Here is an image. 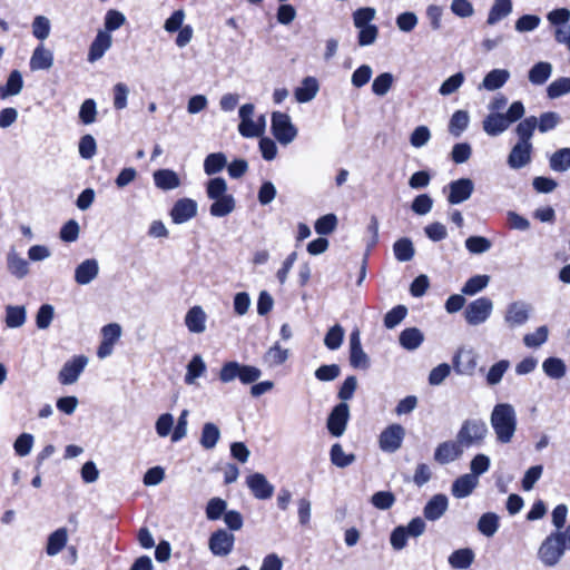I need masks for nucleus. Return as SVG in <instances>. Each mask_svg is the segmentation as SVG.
<instances>
[{
	"mask_svg": "<svg viewBox=\"0 0 570 570\" xmlns=\"http://www.w3.org/2000/svg\"><path fill=\"white\" fill-rule=\"evenodd\" d=\"M490 423L500 443H510L517 431V413L509 403L497 404L490 415Z\"/></svg>",
	"mask_w": 570,
	"mask_h": 570,
	"instance_id": "1",
	"label": "nucleus"
},
{
	"mask_svg": "<svg viewBox=\"0 0 570 570\" xmlns=\"http://www.w3.org/2000/svg\"><path fill=\"white\" fill-rule=\"evenodd\" d=\"M207 197L213 200L209 213L214 217H225L234 212L236 202L228 193L227 183L222 177L212 178L206 185Z\"/></svg>",
	"mask_w": 570,
	"mask_h": 570,
	"instance_id": "2",
	"label": "nucleus"
},
{
	"mask_svg": "<svg viewBox=\"0 0 570 570\" xmlns=\"http://www.w3.org/2000/svg\"><path fill=\"white\" fill-rule=\"evenodd\" d=\"M564 551L563 534L554 532L549 534L540 544L538 558L546 567H554L562 559Z\"/></svg>",
	"mask_w": 570,
	"mask_h": 570,
	"instance_id": "3",
	"label": "nucleus"
},
{
	"mask_svg": "<svg viewBox=\"0 0 570 570\" xmlns=\"http://www.w3.org/2000/svg\"><path fill=\"white\" fill-rule=\"evenodd\" d=\"M488 435V426L484 421L470 419L465 420L456 438L463 446H471L474 444H481Z\"/></svg>",
	"mask_w": 570,
	"mask_h": 570,
	"instance_id": "4",
	"label": "nucleus"
},
{
	"mask_svg": "<svg viewBox=\"0 0 570 570\" xmlns=\"http://www.w3.org/2000/svg\"><path fill=\"white\" fill-rule=\"evenodd\" d=\"M272 132L279 144L286 146L296 138L297 128L287 114L274 111L272 114Z\"/></svg>",
	"mask_w": 570,
	"mask_h": 570,
	"instance_id": "5",
	"label": "nucleus"
},
{
	"mask_svg": "<svg viewBox=\"0 0 570 570\" xmlns=\"http://www.w3.org/2000/svg\"><path fill=\"white\" fill-rule=\"evenodd\" d=\"M493 311V302L488 297H479L468 304L464 318L469 325L478 326L485 323Z\"/></svg>",
	"mask_w": 570,
	"mask_h": 570,
	"instance_id": "6",
	"label": "nucleus"
},
{
	"mask_svg": "<svg viewBox=\"0 0 570 570\" xmlns=\"http://www.w3.org/2000/svg\"><path fill=\"white\" fill-rule=\"evenodd\" d=\"M532 307L523 301H515L507 306L504 323L509 328H517L525 325L530 320Z\"/></svg>",
	"mask_w": 570,
	"mask_h": 570,
	"instance_id": "7",
	"label": "nucleus"
},
{
	"mask_svg": "<svg viewBox=\"0 0 570 570\" xmlns=\"http://www.w3.org/2000/svg\"><path fill=\"white\" fill-rule=\"evenodd\" d=\"M479 355L473 348L460 347L452 363L456 374L472 376L476 370Z\"/></svg>",
	"mask_w": 570,
	"mask_h": 570,
	"instance_id": "8",
	"label": "nucleus"
},
{
	"mask_svg": "<svg viewBox=\"0 0 570 570\" xmlns=\"http://www.w3.org/2000/svg\"><path fill=\"white\" fill-rule=\"evenodd\" d=\"M404 436L405 430L402 425L391 424L380 434V449L383 452L394 453L401 448Z\"/></svg>",
	"mask_w": 570,
	"mask_h": 570,
	"instance_id": "9",
	"label": "nucleus"
},
{
	"mask_svg": "<svg viewBox=\"0 0 570 570\" xmlns=\"http://www.w3.org/2000/svg\"><path fill=\"white\" fill-rule=\"evenodd\" d=\"M350 419V406L345 402L335 405L327 419V429L333 436H342L345 433Z\"/></svg>",
	"mask_w": 570,
	"mask_h": 570,
	"instance_id": "10",
	"label": "nucleus"
},
{
	"mask_svg": "<svg viewBox=\"0 0 570 570\" xmlns=\"http://www.w3.org/2000/svg\"><path fill=\"white\" fill-rule=\"evenodd\" d=\"M234 543V534L225 529H219L212 533L208 548L214 556L226 557L233 551Z\"/></svg>",
	"mask_w": 570,
	"mask_h": 570,
	"instance_id": "11",
	"label": "nucleus"
},
{
	"mask_svg": "<svg viewBox=\"0 0 570 570\" xmlns=\"http://www.w3.org/2000/svg\"><path fill=\"white\" fill-rule=\"evenodd\" d=\"M88 364V357L83 355L75 356L66 362L61 367L58 379L63 385H70L78 381L80 374L83 372Z\"/></svg>",
	"mask_w": 570,
	"mask_h": 570,
	"instance_id": "12",
	"label": "nucleus"
},
{
	"mask_svg": "<svg viewBox=\"0 0 570 570\" xmlns=\"http://www.w3.org/2000/svg\"><path fill=\"white\" fill-rule=\"evenodd\" d=\"M463 448L458 439L455 441H444L436 446L434 460L440 464L453 462L461 458Z\"/></svg>",
	"mask_w": 570,
	"mask_h": 570,
	"instance_id": "13",
	"label": "nucleus"
},
{
	"mask_svg": "<svg viewBox=\"0 0 570 570\" xmlns=\"http://www.w3.org/2000/svg\"><path fill=\"white\" fill-rule=\"evenodd\" d=\"M246 484L253 495L259 500H267L274 493V485L268 482L264 474L258 472L248 475L246 478Z\"/></svg>",
	"mask_w": 570,
	"mask_h": 570,
	"instance_id": "14",
	"label": "nucleus"
},
{
	"mask_svg": "<svg viewBox=\"0 0 570 570\" xmlns=\"http://www.w3.org/2000/svg\"><path fill=\"white\" fill-rule=\"evenodd\" d=\"M197 215V203L190 198H181L175 203L170 217L175 224H184Z\"/></svg>",
	"mask_w": 570,
	"mask_h": 570,
	"instance_id": "15",
	"label": "nucleus"
},
{
	"mask_svg": "<svg viewBox=\"0 0 570 570\" xmlns=\"http://www.w3.org/2000/svg\"><path fill=\"white\" fill-rule=\"evenodd\" d=\"M449 189L448 202L453 205L461 204L471 197L474 185L470 178H460L450 183Z\"/></svg>",
	"mask_w": 570,
	"mask_h": 570,
	"instance_id": "16",
	"label": "nucleus"
},
{
	"mask_svg": "<svg viewBox=\"0 0 570 570\" xmlns=\"http://www.w3.org/2000/svg\"><path fill=\"white\" fill-rule=\"evenodd\" d=\"M112 37L107 31L98 30L94 41L91 42L87 56L89 62H96L111 48Z\"/></svg>",
	"mask_w": 570,
	"mask_h": 570,
	"instance_id": "17",
	"label": "nucleus"
},
{
	"mask_svg": "<svg viewBox=\"0 0 570 570\" xmlns=\"http://www.w3.org/2000/svg\"><path fill=\"white\" fill-rule=\"evenodd\" d=\"M99 274V263L96 258L82 261L75 269V282L78 285H88L97 278Z\"/></svg>",
	"mask_w": 570,
	"mask_h": 570,
	"instance_id": "18",
	"label": "nucleus"
},
{
	"mask_svg": "<svg viewBox=\"0 0 570 570\" xmlns=\"http://www.w3.org/2000/svg\"><path fill=\"white\" fill-rule=\"evenodd\" d=\"M185 325L193 334H202L206 331L207 314L199 305L190 307L185 315Z\"/></svg>",
	"mask_w": 570,
	"mask_h": 570,
	"instance_id": "19",
	"label": "nucleus"
},
{
	"mask_svg": "<svg viewBox=\"0 0 570 570\" xmlns=\"http://www.w3.org/2000/svg\"><path fill=\"white\" fill-rule=\"evenodd\" d=\"M487 135L495 137L503 134L509 127V119L501 112H490L482 122Z\"/></svg>",
	"mask_w": 570,
	"mask_h": 570,
	"instance_id": "20",
	"label": "nucleus"
},
{
	"mask_svg": "<svg viewBox=\"0 0 570 570\" xmlns=\"http://www.w3.org/2000/svg\"><path fill=\"white\" fill-rule=\"evenodd\" d=\"M7 268L11 275L22 279L29 272V263L14 248H10L7 254Z\"/></svg>",
	"mask_w": 570,
	"mask_h": 570,
	"instance_id": "21",
	"label": "nucleus"
},
{
	"mask_svg": "<svg viewBox=\"0 0 570 570\" xmlns=\"http://www.w3.org/2000/svg\"><path fill=\"white\" fill-rule=\"evenodd\" d=\"M448 505L449 501L444 494H435L424 507L423 514L425 519L436 521L445 513Z\"/></svg>",
	"mask_w": 570,
	"mask_h": 570,
	"instance_id": "22",
	"label": "nucleus"
},
{
	"mask_svg": "<svg viewBox=\"0 0 570 570\" xmlns=\"http://www.w3.org/2000/svg\"><path fill=\"white\" fill-rule=\"evenodd\" d=\"M532 145L518 142L508 157V164L513 169H520L531 160Z\"/></svg>",
	"mask_w": 570,
	"mask_h": 570,
	"instance_id": "23",
	"label": "nucleus"
},
{
	"mask_svg": "<svg viewBox=\"0 0 570 570\" xmlns=\"http://www.w3.org/2000/svg\"><path fill=\"white\" fill-rule=\"evenodd\" d=\"M29 65L32 71L48 70L53 65V55L43 45H39L33 50Z\"/></svg>",
	"mask_w": 570,
	"mask_h": 570,
	"instance_id": "24",
	"label": "nucleus"
},
{
	"mask_svg": "<svg viewBox=\"0 0 570 570\" xmlns=\"http://www.w3.org/2000/svg\"><path fill=\"white\" fill-rule=\"evenodd\" d=\"M318 82L314 77H306L302 80L299 87L294 91V96L297 102L305 104L313 100L318 92Z\"/></svg>",
	"mask_w": 570,
	"mask_h": 570,
	"instance_id": "25",
	"label": "nucleus"
},
{
	"mask_svg": "<svg viewBox=\"0 0 570 570\" xmlns=\"http://www.w3.org/2000/svg\"><path fill=\"white\" fill-rule=\"evenodd\" d=\"M479 484V479L472 474H464L458 478L452 484V494L455 498L462 499L470 495Z\"/></svg>",
	"mask_w": 570,
	"mask_h": 570,
	"instance_id": "26",
	"label": "nucleus"
},
{
	"mask_svg": "<svg viewBox=\"0 0 570 570\" xmlns=\"http://www.w3.org/2000/svg\"><path fill=\"white\" fill-rule=\"evenodd\" d=\"M154 183L161 190H171L180 186L177 173L171 169H158L153 174Z\"/></svg>",
	"mask_w": 570,
	"mask_h": 570,
	"instance_id": "27",
	"label": "nucleus"
},
{
	"mask_svg": "<svg viewBox=\"0 0 570 570\" xmlns=\"http://www.w3.org/2000/svg\"><path fill=\"white\" fill-rule=\"evenodd\" d=\"M185 383L194 385L196 380L204 376L207 370L206 363L199 354L191 357L186 367Z\"/></svg>",
	"mask_w": 570,
	"mask_h": 570,
	"instance_id": "28",
	"label": "nucleus"
},
{
	"mask_svg": "<svg viewBox=\"0 0 570 570\" xmlns=\"http://www.w3.org/2000/svg\"><path fill=\"white\" fill-rule=\"evenodd\" d=\"M289 356V350L284 348L279 343L271 346L263 356V362L268 367H276L284 364Z\"/></svg>",
	"mask_w": 570,
	"mask_h": 570,
	"instance_id": "29",
	"label": "nucleus"
},
{
	"mask_svg": "<svg viewBox=\"0 0 570 570\" xmlns=\"http://www.w3.org/2000/svg\"><path fill=\"white\" fill-rule=\"evenodd\" d=\"M68 531L66 528H59L48 537L46 552L48 556H57L67 544Z\"/></svg>",
	"mask_w": 570,
	"mask_h": 570,
	"instance_id": "30",
	"label": "nucleus"
},
{
	"mask_svg": "<svg viewBox=\"0 0 570 570\" xmlns=\"http://www.w3.org/2000/svg\"><path fill=\"white\" fill-rule=\"evenodd\" d=\"M254 110L255 107L253 104H245L239 108V118L240 122L238 125V131L243 137L252 138V132L254 128Z\"/></svg>",
	"mask_w": 570,
	"mask_h": 570,
	"instance_id": "31",
	"label": "nucleus"
},
{
	"mask_svg": "<svg viewBox=\"0 0 570 570\" xmlns=\"http://www.w3.org/2000/svg\"><path fill=\"white\" fill-rule=\"evenodd\" d=\"M552 70L553 68L550 62H537L529 70V81L534 86H541L551 77Z\"/></svg>",
	"mask_w": 570,
	"mask_h": 570,
	"instance_id": "32",
	"label": "nucleus"
},
{
	"mask_svg": "<svg viewBox=\"0 0 570 570\" xmlns=\"http://www.w3.org/2000/svg\"><path fill=\"white\" fill-rule=\"evenodd\" d=\"M512 12L511 0H494L490 9L487 23L493 26Z\"/></svg>",
	"mask_w": 570,
	"mask_h": 570,
	"instance_id": "33",
	"label": "nucleus"
},
{
	"mask_svg": "<svg viewBox=\"0 0 570 570\" xmlns=\"http://www.w3.org/2000/svg\"><path fill=\"white\" fill-rule=\"evenodd\" d=\"M23 88L22 75L19 70H12L4 86L0 87V97L17 96Z\"/></svg>",
	"mask_w": 570,
	"mask_h": 570,
	"instance_id": "34",
	"label": "nucleus"
},
{
	"mask_svg": "<svg viewBox=\"0 0 570 570\" xmlns=\"http://www.w3.org/2000/svg\"><path fill=\"white\" fill-rule=\"evenodd\" d=\"M453 569H466L474 561V552L470 548H463L452 552L448 559Z\"/></svg>",
	"mask_w": 570,
	"mask_h": 570,
	"instance_id": "35",
	"label": "nucleus"
},
{
	"mask_svg": "<svg viewBox=\"0 0 570 570\" xmlns=\"http://www.w3.org/2000/svg\"><path fill=\"white\" fill-rule=\"evenodd\" d=\"M549 166L553 171L564 173L570 169V148L563 147L554 151L549 158Z\"/></svg>",
	"mask_w": 570,
	"mask_h": 570,
	"instance_id": "36",
	"label": "nucleus"
},
{
	"mask_svg": "<svg viewBox=\"0 0 570 570\" xmlns=\"http://www.w3.org/2000/svg\"><path fill=\"white\" fill-rule=\"evenodd\" d=\"M509 77L510 72L508 70L493 69L483 78L481 87L491 91L497 90L508 81Z\"/></svg>",
	"mask_w": 570,
	"mask_h": 570,
	"instance_id": "37",
	"label": "nucleus"
},
{
	"mask_svg": "<svg viewBox=\"0 0 570 570\" xmlns=\"http://www.w3.org/2000/svg\"><path fill=\"white\" fill-rule=\"evenodd\" d=\"M422 332L416 327L406 328L400 334V344L409 351L416 350L423 342Z\"/></svg>",
	"mask_w": 570,
	"mask_h": 570,
	"instance_id": "38",
	"label": "nucleus"
},
{
	"mask_svg": "<svg viewBox=\"0 0 570 570\" xmlns=\"http://www.w3.org/2000/svg\"><path fill=\"white\" fill-rule=\"evenodd\" d=\"M330 459L333 465L344 469L355 462L356 458L353 453H345L340 443L332 445L330 451Z\"/></svg>",
	"mask_w": 570,
	"mask_h": 570,
	"instance_id": "39",
	"label": "nucleus"
},
{
	"mask_svg": "<svg viewBox=\"0 0 570 570\" xmlns=\"http://www.w3.org/2000/svg\"><path fill=\"white\" fill-rule=\"evenodd\" d=\"M393 253L399 262H409L414 257L415 249L410 238H400L393 245Z\"/></svg>",
	"mask_w": 570,
	"mask_h": 570,
	"instance_id": "40",
	"label": "nucleus"
},
{
	"mask_svg": "<svg viewBox=\"0 0 570 570\" xmlns=\"http://www.w3.org/2000/svg\"><path fill=\"white\" fill-rule=\"evenodd\" d=\"M220 431L218 426L214 423L207 422L204 424L200 435V444L204 449L210 450L214 449L219 441Z\"/></svg>",
	"mask_w": 570,
	"mask_h": 570,
	"instance_id": "41",
	"label": "nucleus"
},
{
	"mask_svg": "<svg viewBox=\"0 0 570 570\" xmlns=\"http://www.w3.org/2000/svg\"><path fill=\"white\" fill-rule=\"evenodd\" d=\"M538 125V118L534 116H530L522 121H520L515 128V132L519 137L518 142H522L525 145H532L530 142V139L533 135V131L535 130Z\"/></svg>",
	"mask_w": 570,
	"mask_h": 570,
	"instance_id": "42",
	"label": "nucleus"
},
{
	"mask_svg": "<svg viewBox=\"0 0 570 570\" xmlns=\"http://www.w3.org/2000/svg\"><path fill=\"white\" fill-rule=\"evenodd\" d=\"M478 530L485 537H493L499 530V517L493 512H487L478 521Z\"/></svg>",
	"mask_w": 570,
	"mask_h": 570,
	"instance_id": "43",
	"label": "nucleus"
},
{
	"mask_svg": "<svg viewBox=\"0 0 570 570\" xmlns=\"http://www.w3.org/2000/svg\"><path fill=\"white\" fill-rule=\"evenodd\" d=\"M394 83V76L391 72H382L372 82V92L375 96L384 97Z\"/></svg>",
	"mask_w": 570,
	"mask_h": 570,
	"instance_id": "44",
	"label": "nucleus"
},
{
	"mask_svg": "<svg viewBox=\"0 0 570 570\" xmlns=\"http://www.w3.org/2000/svg\"><path fill=\"white\" fill-rule=\"evenodd\" d=\"M26 314L23 306L8 305L6 307V325L10 328L21 327L26 322Z\"/></svg>",
	"mask_w": 570,
	"mask_h": 570,
	"instance_id": "45",
	"label": "nucleus"
},
{
	"mask_svg": "<svg viewBox=\"0 0 570 570\" xmlns=\"http://www.w3.org/2000/svg\"><path fill=\"white\" fill-rule=\"evenodd\" d=\"M543 372L551 379L559 380L566 375V364L561 358L548 357L542 363Z\"/></svg>",
	"mask_w": 570,
	"mask_h": 570,
	"instance_id": "46",
	"label": "nucleus"
},
{
	"mask_svg": "<svg viewBox=\"0 0 570 570\" xmlns=\"http://www.w3.org/2000/svg\"><path fill=\"white\" fill-rule=\"evenodd\" d=\"M549 337V328L546 325L539 326L534 332L523 336V343L529 348H537L543 345Z\"/></svg>",
	"mask_w": 570,
	"mask_h": 570,
	"instance_id": "47",
	"label": "nucleus"
},
{
	"mask_svg": "<svg viewBox=\"0 0 570 570\" xmlns=\"http://www.w3.org/2000/svg\"><path fill=\"white\" fill-rule=\"evenodd\" d=\"M227 165V158L223 153L209 154L204 161V170L207 175L219 173Z\"/></svg>",
	"mask_w": 570,
	"mask_h": 570,
	"instance_id": "48",
	"label": "nucleus"
},
{
	"mask_svg": "<svg viewBox=\"0 0 570 570\" xmlns=\"http://www.w3.org/2000/svg\"><path fill=\"white\" fill-rule=\"evenodd\" d=\"M469 114L464 110L455 111L450 120L449 130L454 137H459L469 125Z\"/></svg>",
	"mask_w": 570,
	"mask_h": 570,
	"instance_id": "49",
	"label": "nucleus"
},
{
	"mask_svg": "<svg viewBox=\"0 0 570 570\" xmlns=\"http://www.w3.org/2000/svg\"><path fill=\"white\" fill-rule=\"evenodd\" d=\"M344 335V328L340 324H335L327 331L324 337L325 346L331 351L338 350L343 343Z\"/></svg>",
	"mask_w": 570,
	"mask_h": 570,
	"instance_id": "50",
	"label": "nucleus"
},
{
	"mask_svg": "<svg viewBox=\"0 0 570 570\" xmlns=\"http://www.w3.org/2000/svg\"><path fill=\"white\" fill-rule=\"evenodd\" d=\"M509 367H510V362L508 360H501V361L497 362L495 364H493L489 368L488 374H487L488 385H490V386L498 385L501 382L505 372L509 370Z\"/></svg>",
	"mask_w": 570,
	"mask_h": 570,
	"instance_id": "51",
	"label": "nucleus"
},
{
	"mask_svg": "<svg viewBox=\"0 0 570 570\" xmlns=\"http://www.w3.org/2000/svg\"><path fill=\"white\" fill-rule=\"evenodd\" d=\"M465 80V76L463 72H456L445 79L439 88V92L441 96H450L456 92Z\"/></svg>",
	"mask_w": 570,
	"mask_h": 570,
	"instance_id": "52",
	"label": "nucleus"
},
{
	"mask_svg": "<svg viewBox=\"0 0 570 570\" xmlns=\"http://www.w3.org/2000/svg\"><path fill=\"white\" fill-rule=\"evenodd\" d=\"M465 247L472 254H483L491 249L492 243L483 236H470L465 239Z\"/></svg>",
	"mask_w": 570,
	"mask_h": 570,
	"instance_id": "53",
	"label": "nucleus"
},
{
	"mask_svg": "<svg viewBox=\"0 0 570 570\" xmlns=\"http://www.w3.org/2000/svg\"><path fill=\"white\" fill-rule=\"evenodd\" d=\"M490 277L488 275H475L466 281L462 287V293L465 295H475L488 286Z\"/></svg>",
	"mask_w": 570,
	"mask_h": 570,
	"instance_id": "54",
	"label": "nucleus"
},
{
	"mask_svg": "<svg viewBox=\"0 0 570 570\" xmlns=\"http://www.w3.org/2000/svg\"><path fill=\"white\" fill-rule=\"evenodd\" d=\"M570 92V78L561 77L553 80L547 88V95L550 99L559 98Z\"/></svg>",
	"mask_w": 570,
	"mask_h": 570,
	"instance_id": "55",
	"label": "nucleus"
},
{
	"mask_svg": "<svg viewBox=\"0 0 570 570\" xmlns=\"http://www.w3.org/2000/svg\"><path fill=\"white\" fill-rule=\"evenodd\" d=\"M226 509L227 502L225 500L220 498H212L207 502L206 517L208 520H218L223 515H225V513L227 512Z\"/></svg>",
	"mask_w": 570,
	"mask_h": 570,
	"instance_id": "56",
	"label": "nucleus"
},
{
	"mask_svg": "<svg viewBox=\"0 0 570 570\" xmlns=\"http://www.w3.org/2000/svg\"><path fill=\"white\" fill-rule=\"evenodd\" d=\"M376 10L371 7L360 8L353 13V22L355 28L371 27V21L375 18Z\"/></svg>",
	"mask_w": 570,
	"mask_h": 570,
	"instance_id": "57",
	"label": "nucleus"
},
{
	"mask_svg": "<svg viewBox=\"0 0 570 570\" xmlns=\"http://www.w3.org/2000/svg\"><path fill=\"white\" fill-rule=\"evenodd\" d=\"M51 30L50 20L45 16H36L32 21V35L39 39L45 40L49 37Z\"/></svg>",
	"mask_w": 570,
	"mask_h": 570,
	"instance_id": "58",
	"label": "nucleus"
},
{
	"mask_svg": "<svg viewBox=\"0 0 570 570\" xmlns=\"http://www.w3.org/2000/svg\"><path fill=\"white\" fill-rule=\"evenodd\" d=\"M337 217L334 214H326L315 222V232L318 235H328L335 230Z\"/></svg>",
	"mask_w": 570,
	"mask_h": 570,
	"instance_id": "59",
	"label": "nucleus"
},
{
	"mask_svg": "<svg viewBox=\"0 0 570 570\" xmlns=\"http://www.w3.org/2000/svg\"><path fill=\"white\" fill-rule=\"evenodd\" d=\"M372 75V67L370 65H362L352 73L351 83L355 88H362L371 80Z\"/></svg>",
	"mask_w": 570,
	"mask_h": 570,
	"instance_id": "60",
	"label": "nucleus"
},
{
	"mask_svg": "<svg viewBox=\"0 0 570 570\" xmlns=\"http://www.w3.org/2000/svg\"><path fill=\"white\" fill-rule=\"evenodd\" d=\"M561 121L559 114L554 111L543 112L538 119V129L540 132H548L554 129Z\"/></svg>",
	"mask_w": 570,
	"mask_h": 570,
	"instance_id": "61",
	"label": "nucleus"
},
{
	"mask_svg": "<svg viewBox=\"0 0 570 570\" xmlns=\"http://www.w3.org/2000/svg\"><path fill=\"white\" fill-rule=\"evenodd\" d=\"M371 503L380 510H387L395 503V495L390 491H379L371 497Z\"/></svg>",
	"mask_w": 570,
	"mask_h": 570,
	"instance_id": "62",
	"label": "nucleus"
},
{
	"mask_svg": "<svg viewBox=\"0 0 570 570\" xmlns=\"http://www.w3.org/2000/svg\"><path fill=\"white\" fill-rule=\"evenodd\" d=\"M97 106L94 99H86L79 110V118L82 124L90 125L96 121Z\"/></svg>",
	"mask_w": 570,
	"mask_h": 570,
	"instance_id": "63",
	"label": "nucleus"
},
{
	"mask_svg": "<svg viewBox=\"0 0 570 570\" xmlns=\"http://www.w3.org/2000/svg\"><path fill=\"white\" fill-rule=\"evenodd\" d=\"M430 139H431V131L424 125L417 126L410 135V144L414 148L424 147L430 141Z\"/></svg>",
	"mask_w": 570,
	"mask_h": 570,
	"instance_id": "64",
	"label": "nucleus"
}]
</instances>
